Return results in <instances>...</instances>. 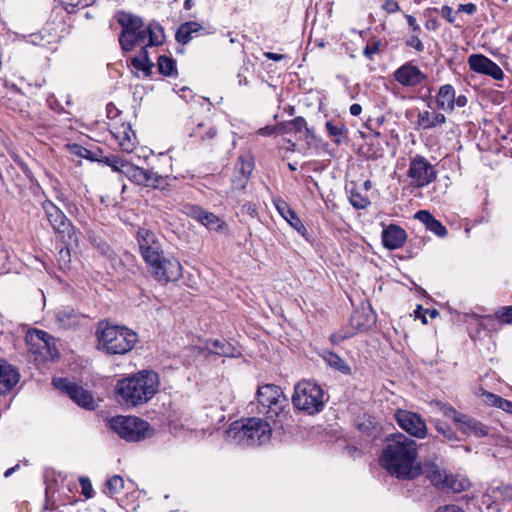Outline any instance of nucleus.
<instances>
[{"instance_id": "29", "label": "nucleus", "mask_w": 512, "mask_h": 512, "mask_svg": "<svg viewBox=\"0 0 512 512\" xmlns=\"http://www.w3.org/2000/svg\"><path fill=\"white\" fill-rule=\"evenodd\" d=\"M118 23L121 26V31H125L128 34L145 28L141 17L126 12L120 14Z\"/></svg>"}, {"instance_id": "56", "label": "nucleus", "mask_w": 512, "mask_h": 512, "mask_svg": "<svg viewBox=\"0 0 512 512\" xmlns=\"http://www.w3.org/2000/svg\"><path fill=\"white\" fill-rule=\"evenodd\" d=\"M382 8L389 14L398 12L400 10V6L396 0H385Z\"/></svg>"}, {"instance_id": "41", "label": "nucleus", "mask_w": 512, "mask_h": 512, "mask_svg": "<svg viewBox=\"0 0 512 512\" xmlns=\"http://www.w3.org/2000/svg\"><path fill=\"white\" fill-rule=\"evenodd\" d=\"M486 402L493 406L497 407L499 409H502L503 411L512 413V402L509 400H506L498 395H495L493 393H487L485 395Z\"/></svg>"}, {"instance_id": "3", "label": "nucleus", "mask_w": 512, "mask_h": 512, "mask_svg": "<svg viewBox=\"0 0 512 512\" xmlns=\"http://www.w3.org/2000/svg\"><path fill=\"white\" fill-rule=\"evenodd\" d=\"M98 347L108 354H126L135 346L138 336L131 329L101 320L97 324Z\"/></svg>"}, {"instance_id": "39", "label": "nucleus", "mask_w": 512, "mask_h": 512, "mask_svg": "<svg viewBox=\"0 0 512 512\" xmlns=\"http://www.w3.org/2000/svg\"><path fill=\"white\" fill-rule=\"evenodd\" d=\"M157 67L160 74L171 77L177 75L176 61L168 56L161 55L157 60Z\"/></svg>"}, {"instance_id": "43", "label": "nucleus", "mask_w": 512, "mask_h": 512, "mask_svg": "<svg viewBox=\"0 0 512 512\" xmlns=\"http://www.w3.org/2000/svg\"><path fill=\"white\" fill-rule=\"evenodd\" d=\"M349 201L351 205L356 209H365L370 205L368 197L362 195L356 189L350 190Z\"/></svg>"}, {"instance_id": "33", "label": "nucleus", "mask_w": 512, "mask_h": 512, "mask_svg": "<svg viewBox=\"0 0 512 512\" xmlns=\"http://www.w3.org/2000/svg\"><path fill=\"white\" fill-rule=\"evenodd\" d=\"M146 46H159L164 42L163 28L159 24H149L144 28Z\"/></svg>"}, {"instance_id": "10", "label": "nucleus", "mask_w": 512, "mask_h": 512, "mask_svg": "<svg viewBox=\"0 0 512 512\" xmlns=\"http://www.w3.org/2000/svg\"><path fill=\"white\" fill-rule=\"evenodd\" d=\"M407 176L411 179V186L422 188L436 179L437 172L424 156L416 155L410 161Z\"/></svg>"}, {"instance_id": "52", "label": "nucleus", "mask_w": 512, "mask_h": 512, "mask_svg": "<svg viewBox=\"0 0 512 512\" xmlns=\"http://www.w3.org/2000/svg\"><path fill=\"white\" fill-rule=\"evenodd\" d=\"M415 218L418 219L426 228L428 223L433 221L435 217L427 210H420L416 212Z\"/></svg>"}, {"instance_id": "54", "label": "nucleus", "mask_w": 512, "mask_h": 512, "mask_svg": "<svg viewBox=\"0 0 512 512\" xmlns=\"http://www.w3.org/2000/svg\"><path fill=\"white\" fill-rule=\"evenodd\" d=\"M496 492L499 493L504 500L512 501V486L505 484L496 488Z\"/></svg>"}, {"instance_id": "48", "label": "nucleus", "mask_w": 512, "mask_h": 512, "mask_svg": "<svg viewBox=\"0 0 512 512\" xmlns=\"http://www.w3.org/2000/svg\"><path fill=\"white\" fill-rule=\"evenodd\" d=\"M104 163L110 166L113 171L123 173L125 165H128L129 162L120 159L118 156L110 155L105 157Z\"/></svg>"}, {"instance_id": "12", "label": "nucleus", "mask_w": 512, "mask_h": 512, "mask_svg": "<svg viewBox=\"0 0 512 512\" xmlns=\"http://www.w3.org/2000/svg\"><path fill=\"white\" fill-rule=\"evenodd\" d=\"M137 240L141 256L148 267L156 264V261L164 256L162 245L154 232L140 228L137 232Z\"/></svg>"}, {"instance_id": "27", "label": "nucleus", "mask_w": 512, "mask_h": 512, "mask_svg": "<svg viewBox=\"0 0 512 512\" xmlns=\"http://www.w3.org/2000/svg\"><path fill=\"white\" fill-rule=\"evenodd\" d=\"M119 44L124 52H129L133 50L136 46L144 45V29L137 30V32H130L129 34L125 31H121L119 35Z\"/></svg>"}, {"instance_id": "31", "label": "nucleus", "mask_w": 512, "mask_h": 512, "mask_svg": "<svg viewBox=\"0 0 512 512\" xmlns=\"http://www.w3.org/2000/svg\"><path fill=\"white\" fill-rule=\"evenodd\" d=\"M202 29L198 22L188 21L179 26L176 31L175 39L178 43L186 45L192 39V34L197 33Z\"/></svg>"}, {"instance_id": "25", "label": "nucleus", "mask_w": 512, "mask_h": 512, "mask_svg": "<svg viewBox=\"0 0 512 512\" xmlns=\"http://www.w3.org/2000/svg\"><path fill=\"white\" fill-rule=\"evenodd\" d=\"M19 378L18 371L12 365L0 360V395L10 392Z\"/></svg>"}, {"instance_id": "36", "label": "nucleus", "mask_w": 512, "mask_h": 512, "mask_svg": "<svg viewBox=\"0 0 512 512\" xmlns=\"http://www.w3.org/2000/svg\"><path fill=\"white\" fill-rule=\"evenodd\" d=\"M254 169V160L250 152H244L239 157L235 164V172L240 176L249 178Z\"/></svg>"}, {"instance_id": "6", "label": "nucleus", "mask_w": 512, "mask_h": 512, "mask_svg": "<svg viewBox=\"0 0 512 512\" xmlns=\"http://www.w3.org/2000/svg\"><path fill=\"white\" fill-rule=\"evenodd\" d=\"M110 426L120 438L128 442H138L150 436L147 421L135 416H117L110 420Z\"/></svg>"}, {"instance_id": "15", "label": "nucleus", "mask_w": 512, "mask_h": 512, "mask_svg": "<svg viewBox=\"0 0 512 512\" xmlns=\"http://www.w3.org/2000/svg\"><path fill=\"white\" fill-rule=\"evenodd\" d=\"M149 269L154 278L160 283L175 282L182 276V265L175 257L163 256L156 264H152Z\"/></svg>"}, {"instance_id": "57", "label": "nucleus", "mask_w": 512, "mask_h": 512, "mask_svg": "<svg viewBox=\"0 0 512 512\" xmlns=\"http://www.w3.org/2000/svg\"><path fill=\"white\" fill-rule=\"evenodd\" d=\"M404 17H405V19L407 21L408 26L411 28L412 32L420 34L421 33V27L417 23L416 18L414 16L410 15V14H405Z\"/></svg>"}, {"instance_id": "23", "label": "nucleus", "mask_w": 512, "mask_h": 512, "mask_svg": "<svg viewBox=\"0 0 512 512\" xmlns=\"http://www.w3.org/2000/svg\"><path fill=\"white\" fill-rule=\"evenodd\" d=\"M282 389L274 384H266L258 388L257 390V410L261 414L266 409L270 408L276 403L283 395Z\"/></svg>"}, {"instance_id": "35", "label": "nucleus", "mask_w": 512, "mask_h": 512, "mask_svg": "<svg viewBox=\"0 0 512 512\" xmlns=\"http://www.w3.org/2000/svg\"><path fill=\"white\" fill-rule=\"evenodd\" d=\"M217 129L213 125L199 123L192 129L189 136L201 142H208L215 138Z\"/></svg>"}, {"instance_id": "49", "label": "nucleus", "mask_w": 512, "mask_h": 512, "mask_svg": "<svg viewBox=\"0 0 512 512\" xmlns=\"http://www.w3.org/2000/svg\"><path fill=\"white\" fill-rule=\"evenodd\" d=\"M426 230L434 233L438 237H445L448 233L446 227L436 218H434L433 221L428 223Z\"/></svg>"}, {"instance_id": "21", "label": "nucleus", "mask_w": 512, "mask_h": 512, "mask_svg": "<svg viewBox=\"0 0 512 512\" xmlns=\"http://www.w3.org/2000/svg\"><path fill=\"white\" fill-rule=\"evenodd\" d=\"M110 133L123 152L131 153L137 145L136 134L128 123L112 124Z\"/></svg>"}, {"instance_id": "45", "label": "nucleus", "mask_w": 512, "mask_h": 512, "mask_svg": "<svg viewBox=\"0 0 512 512\" xmlns=\"http://www.w3.org/2000/svg\"><path fill=\"white\" fill-rule=\"evenodd\" d=\"M280 127H292V131L294 132H301L303 129H305L307 135H309L311 132V130L307 127L306 120L301 116L295 117L289 122L281 123Z\"/></svg>"}, {"instance_id": "51", "label": "nucleus", "mask_w": 512, "mask_h": 512, "mask_svg": "<svg viewBox=\"0 0 512 512\" xmlns=\"http://www.w3.org/2000/svg\"><path fill=\"white\" fill-rule=\"evenodd\" d=\"M496 315L502 322L506 324H512V306H505L500 308Z\"/></svg>"}, {"instance_id": "64", "label": "nucleus", "mask_w": 512, "mask_h": 512, "mask_svg": "<svg viewBox=\"0 0 512 512\" xmlns=\"http://www.w3.org/2000/svg\"><path fill=\"white\" fill-rule=\"evenodd\" d=\"M425 28L427 30L436 31L439 28V23L436 18H429L425 23Z\"/></svg>"}, {"instance_id": "32", "label": "nucleus", "mask_w": 512, "mask_h": 512, "mask_svg": "<svg viewBox=\"0 0 512 512\" xmlns=\"http://www.w3.org/2000/svg\"><path fill=\"white\" fill-rule=\"evenodd\" d=\"M130 63L133 68L142 71L145 77H149L152 74L154 63L149 59L146 47H142L139 55L133 57Z\"/></svg>"}, {"instance_id": "1", "label": "nucleus", "mask_w": 512, "mask_h": 512, "mask_svg": "<svg viewBox=\"0 0 512 512\" xmlns=\"http://www.w3.org/2000/svg\"><path fill=\"white\" fill-rule=\"evenodd\" d=\"M417 455L416 441L398 432L386 438L379 462L391 476L399 480H413L422 474Z\"/></svg>"}, {"instance_id": "16", "label": "nucleus", "mask_w": 512, "mask_h": 512, "mask_svg": "<svg viewBox=\"0 0 512 512\" xmlns=\"http://www.w3.org/2000/svg\"><path fill=\"white\" fill-rule=\"evenodd\" d=\"M186 214L196 220L207 229L215 232H226L228 226L224 220L216 214L209 212L198 205L186 206Z\"/></svg>"}, {"instance_id": "60", "label": "nucleus", "mask_w": 512, "mask_h": 512, "mask_svg": "<svg viewBox=\"0 0 512 512\" xmlns=\"http://www.w3.org/2000/svg\"><path fill=\"white\" fill-rule=\"evenodd\" d=\"M476 5L473 3L460 4L458 7V12H465L469 15H472L476 12Z\"/></svg>"}, {"instance_id": "22", "label": "nucleus", "mask_w": 512, "mask_h": 512, "mask_svg": "<svg viewBox=\"0 0 512 512\" xmlns=\"http://www.w3.org/2000/svg\"><path fill=\"white\" fill-rule=\"evenodd\" d=\"M274 206L278 213L285 219L291 227H293L301 236L307 238L308 231L296 212L289 206V204L281 199L276 198L273 200Z\"/></svg>"}, {"instance_id": "4", "label": "nucleus", "mask_w": 512, "mask_h": 512, "mask_svg": "<svg viewBox=\"0 0 512 512\" xmlns=\"http://www.w3.org/2000/svg\"><path fill=\"white\" fill-rule=\"evenodd\" d=\"M272 428L261 418H248L244 421H235L226 431V439L231 443L242 446H256L269 441Z\"/></svg>"}, {"instance_id": "18", "label": "nucleus", "mask_w": 512, "mask_h": 512, "mask_svg": "<svg viewBox=\"0 0 512 512\" xmlns=\"http://www.w3.org/2000/svg\"><path fill=\"white\" fill-rule=\"evenodd\" d=\"M56 324L60 329L72 330L82 326L88 316L71 306H62L54 312Z\"/></svg>"}, {"instance_id": "38", "label": "nucleus", "mask_w": 512, "mask_h": 512, "mask_svg": "<svg viewBox=\"0 0 512 512\" xmlns=\"http://www.w3.org/2000/svg\"><path fill=\"white\" fill-rule=\"evenodd\" d=\"M325 362L332 368L338 370L343 374H350L351 368L349 365L336 353L334 352H326L323 356Z\"/></svg>"}, {"instance_id": "11", "label": "nucleus", "mask_w": 512, "mask_h": 512, "mask_svg": "<svg viewBox=\"0 0 512 512\" xmlns=\"http://www.w3.org/2000/svg\"><path fill=\"white\" fill-rule=\"evenodd\" d=\"M422 473L426 475L432 485L440 489H448L452 490L453 492H461L464 491L468 486L467 481L457 480L453 475L448 474L446 470L441 469L435 463L425 464L424 469H422Z\"/></svg>"}, {"instance_id": "59", "label": "nucleus", "mask_w": 512, "mask_h": 512, "mask_svg": "<svg viewBox=\"0 0 512 512\" xmlns=\"http://www.w3.org/2000/svg\"><path fill=\"white\" fill-rule=\"evenodd\" d=\"M441 15L449 22L454 23L455 21V15L454 11L450 6L444 5L441 8Z\"/></svg>"}, {"instance_id": "37", "label": "nucleus", "mask_w": 512, "mask_h": 512, "mask_svg": "<svg viewBox=\"0 0 512 512\" xmlns=\"http://www.w3.org/2000/svg\"><path fill=\"white\" fill-rule=\"evenodd\" d=\"M325 128L328 135L333 139L336 145H340L343 142V138L347 134V128L345 124L341 122L327 121Z\"/></svg>"}, {"instance_id": "7", "label": "nucleus", "mask_w": 512, "mask_h": 512, "mask_svg": "<svg viewBox=\"0 0 512 512\" xmlns=\"http://www.w3.org/2000/svg\"><path fill=\"white\" fill-rule=\"evenodd\" d=\"M440 410L443 415L450 418L457 425L458 430L466 436L472 435L477 438H482L489 434L488 426L467 414L457 411L449 404H441Z\"/></svg>"}, {"instance_id": "46", "label": "nucleus", "mask_w": 512, "mask_h": 512, "mask_svg": "<svg viewBox=\"0 0 512 512\" xmlns=\"http://www.w3.org/2000/svg\"><path fill=\"white\" fill-rule=\"evenodd\" d=\"M64 9L68 13H73L76 8H85L95 2V0H61Z\"/></svg>"}, {"instance_id": "42", "label": "nucleus", "mask_w": 512, "mask_h": 512, "mask_svg": "<svg viewBox=\"0 0 512 512\" xmlns=\"http://www.w3.org/2000/svg\"><path fill=\"white\" fill-rule=\"evenodd\" d=\"M435 429L438 433L443 435V437L449 442H458L461 439L458 437L457 433L450 427L448 424L442 423L440 421L435 422Z\"/></svg>"}, {"instance_id": "34", "label": "nucleus", "mask_w": 512, "mask_h": 512, "mask_svg": "<svg viewBox=\"0 0 512 512\" xmlns=\"http://www.w3.org/2000/svg\"><path fill=\"white\" fill-rule=\"evenodd\" d=\"M149 170L144 169L142 167H138L131 163L125 165V169L123 170V174L132 182L137 185H145L147 183V175Z\"/></svg>"}, {"instance_id": "17", "label": "nucleus", "mask_w": 512, "mask_h": 512, "mask_svg": "<svg viewBox=\"0 0 512 512\" xmlns=\"http://www.w3.org/2000/svg\"><path fill=\"white\" fill-rule=\"evenodd\" d=\"M471 71L486 75L494 80H503L505 75L500 66L483 54H472L468 57Z\"/></svg>"}, {"instance_id": "28", "label": "nucleus", "mask_w": 512, "mask_h": 512, "mask_svg": "<svg viewBox=\"0 0 512 512\" xmlns=\"http://www.w3.org/2000/svg\"><path fill=\"white\" fill-rule=\"evenodd\" d=\"M207 344H211L214 350H209V353H214L218 356L237 358L241 356L240 350L233 344L226 340H210Z\"/></svg>"}, {"instance_id": "63", "label": "nucleus", "mask_w": 512, "mask_h": 512, "mask_svg": "<svg viewBox=\"0 0 512 512\" xmlns=\"http://www.w3.org/2000/svg\"><path fill=\"white\" fill-rule=\"evenodd\" d=\"M436 512H463L458 506L449 504L439 507Z\"/></svg>"}, {"instance_id": "26", "label": "nucleus", "mask_w": 512, "mask_h": 512, "mask_svg": "<svg viewBox=\"0 0 512 512\" xmlns=\"http://www.w3.org/2000/svg\"><path fill=\"white\" fill-rule=\"evenodd\" d=\"M436 107L452 112L455 108V89L451 84L442 85L436 95Z\"/></svg>"}, {"instance_id": "62", "label": "nucleus", "mask_w": 512, "mask_h": 512, "mask_svg": "<svg viewBox=\"0 0 512 512\" xmlns=\"http://www.w3.org/2000/svg\"><path fill=\"white\" fill-rule=\"evenodd\" d=\"M277 131L276 126H265L257 131V134L261 136H271Z\"/></svg>"}, {"instance_id": "44", "label": "nucleus", "mask_w": 512, "mask_h": 512, "mask_svg": "<svg viewBox=\"0 0 512 512\" xmlns=\"http://www.w3.org/2000/svg\"><path fill=\"white\" fill-rule=\"evenodd\" d=\"M106 487L108 490V495L112 497L122 491L124 487V480L121 476L114 475L106 482Z\"/></svg>"}, {"instance_id": "5", "label": "nucleus", "mask_w": 512, "mask_h": 512, "mask_svg": "<svg viewBox=\"0 0 512 512\" xmlns=\"http://www.w3.org/2000/svg\"><path fill=\"white\" fill-rule=\"evenodd\" d=\"M328 401V396L320 385L315 382L304 380L294 387L292 395L293 406L307 415L320 413Z\"/></svg>"}, {"instance_id": "14", "label": "nucleus", "mask_w": 512, "mask_h": 512, "mask_svg": "<svg viewBox=\"0 0 512 512\" xmlns=\"http://www.w3.org/2000/svg\"><path fill=\"white\" fill-rule=\"evenodd\" d=\"M394 418L399 427L410 436L418 439H424L427 436L426 422L419 414L409 410L398 409L395 412Z\"/></svg>"}, {"instance_id": "47", "label": "nucleus", "mask_w": 512, "mask_h": 512, "mask_svg": "<svg viewBox=\"0 0 512 512\" xmlns=\"http://www.w3.org/2000/svg\"><path fill=\"white\" fill-rule=\"evenodd\" d=\"M165 183L166 179L163 176L149 170L147 175V183H145L144 186L152 187L155 189H165Z\"/></svg>"}, {"instance_id": "30", "label": "nucleus", "mask_w": 512, "mask_h": 512, "mask_svg": "<svg viewBox=\"0 0 512 512\" xmlns=\"http://www.w3.org/2000/svg\"><path fill=\"white\" fill-rule=\"evenodd\" d=\"M446 122V117L442 113L429 112L427 110L419 112L418 125L425 129H432L436 126L442 125Z\"/></svg>"}, {"instance_id": "9", "label": "nucleus", "mask_w": 512, "mask_h": 512, "mask_svg": "<svg viewBox=\"0 0 512 512\" xmlns=\"http://www.w3.org/2000/svg\"><path fill=\"white\" fill-rule=\"evenodd\" d=\"M25 342L30 352L39 355L44 360L54 359L58 356L54 345V338L43 330H29L26 334Z\"/></svg>"}, {"instance_id": "8", "label": "nucleus", "mask_w": 512, "mask_h": 512, "mask_svg": "<svg viewBox=\"0 0 512 512\" xmlns=\"http://www.w3.org/2000/svg\"><path fill=\"white\" fill-rule=\"evenodd\" d=\"M42 208L45 211L47 220L56 233L60 234L68 244L77 242L78 238L74 226L60 208L50 200H45L42 203Z\"/></svg>"}, {"instance_id": "50", "label": "nucleus", "mask_w": 512, "mask_h": 512, "mask_svg": "<svg viewBox=\"0 0 512 512\" xmlns=\"http://www.w3.org/2000/svg\"><path fill=\"white\" fill-rule=\"evenodd\" d=\"M405 45L415 49L417 52H423L425 49L424 44L417 33H413L409 38H407Z\"/></svg>"}, {"instance_id": "20", "label": "nucleus", "mask_w": 512, "mask_h": 512, "mask_svg": "<svg viewBox=\"0 0 512 512\" xmlns=\"http://www.w3.org/2000/svg\"><path fill=\"white\" fill-rule=\"evenodd\" d=\"M394 78L402 86L416 87L426 81L427 75L412 62H406L394 72Z\"/></svg>"}, {"instance_id": "58", "label": "nucleus", "mask_w": 512, "mask_h": 512, "mask_svg": "<svg viewBox=\"0 0 512 512\" xmlns=\"http://www.w3.org/2000/svg\"><path fill=\"white\" fill-rule=\"evenodd\" d=\"M241 212L243 214H248L251 217H255L257 215V205L253 202H247L243 204Z\"/></svg>"}, {"instance_id": "19", "label": "nucleus", "mask_w": 512, "mask_h": 512, "mask_svg": "<svg viewBox=\"0 0 512 512\" xmlns=\"http://www.w3.org/2000/svg\"><path fill=\"white\" fill-rule=\"evenodd\" d=\"M265 416L266 420L273 423L274 428L283 429L284 425L288 424L290 420V403L285 394L281 395L280 399L274 405L261 413Z\"/></svg>"}, {"instance_id": "55", "label": "nucleus", "mask_w": 512, "mask_h": 512, "mask_svg": "<svg viewBox=\"0 0 512 512\" xmlns=\"http://www.w3.org/2000/svg\"><path fill=\"white\" fill-rule=\"evenodd\" d=\"M248 180H249V178H246L243 176L235 177V179L232 180V191H235V190L241 191V190L245 189V187L248 183Z\"/></svg>"}, {"instance_id": "40", "label": "nucleus", "mask_w": 512, "mask_h": 512, "mask_svg": "<svg viewBox=\"0 0 512 512\" xmlns=\"http://www.w3.org/2000/svg\"><path fill=\"white\" fill-rule=\"evenodd\" d=\"M387 48V42L377 38H371L368 40L366 46L363 49V55L373 60L374 55L382 53Z\"/></svg>"}, {"instance_id": "13", "label": "nucleus", "mask_w": 512, "mask_h": 512, "mask_svg": "<svg viewBox=\"0 0 512 512\" xmlns=\"http://www.w3.org/2000/svg\"><path fill=\"white\" fill-rule=\"evenodd\" d=\"M53 384L57 389L67 394L78 406L87 410H94L96 408L93 395L82 386L65 378L54 379Z\"/></svg>"}, {"instance_id": "2", "label": "nucleus", "mask_w": 512, "mask_h": 512, "mask_svg": "<svg viewBox=\"0 0 512 512\" xmlns=\"http://www.w3.org/2000/svg\"><path fill=\"white\" fill-rule=\"evenodd\" d=\"M159 375L152 370H142L120 379L116 384V397L126 407L148 403L158 392Z\"/></svg>"}, {"instance_id": "61", "label": "nucleus", "mask_w": 512, "mask_h": 512, "mask_svg": "<svg viewBox=\"0 0 512 512\" xmlns=\"http://www.w3.org/2000/svg\"><path fill=\"white\" fill-rule=\"evenodd\" d=\"M71 151L80 157H86V158L88 157V154L90 153V151L88 149H86L80 145H77V144H74L71 147Z\"/></svg>"}, {"instance_id": "53", "label": "nucleus", "mask_w": 512, "mask_h": 512, "mask_svg": "<svg viewBox=\"0 0 512 512\" xmlns=\"http://www.w3.org/2000/svg\"><path fill=\"white\" fill-rule=\"evenodd\" d=\"M80 485L82 489V494L86 498H91L93 496V488L88 478H80Z\"/></svg>"}, {"instance_id": "24", "label": "nucleus", "mask_w": 512, "mask_h": 512, "mask_svg": "<svg viewBox=\"0 0 512 512\" xmlns=\"http://www.w3.org/2000/svg\"><path fill=\"white\" fill-rule=\"evenodd\" d=\"M407 238L406 231L400 226L391 224L382 231V243L389 250L403 246Z\"/></svg>"}]
</instances>
